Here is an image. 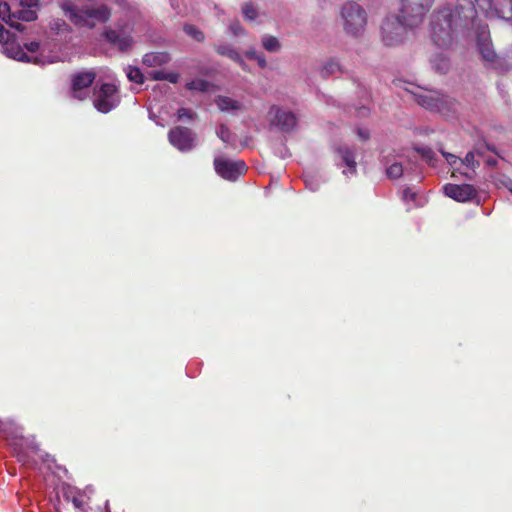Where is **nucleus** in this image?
Listing matches in <instances>:
<instances>
[{
  "label": "nucleus",
  "mask_w": 512,
  "mask_h": 512,
  "mask_svg": "<svg viewBox=\"0 0 512 512\" xmlns=\"http://www.w3.org/2000/svg\"><path fill=\"white\" fill-rule=\"evenodd\" d=\"M477 12L470 0H458L454 8L443 7L433 12L429 35L439 48L447 49L460 37L470 36Z\"/></svg>",
  "instance_id": "nucleus-1"
},
{
  "label": "nucleus",
  "mask_w": 512,
  "mask_h": 512,
  "mask_svg": "<svg viewBox=\"0 0 512 512\" xmlns=\"http://www.w3.org/2000/svg\"><path fill=\"white\" fill-rule=\"evenodd\" d=\"M14 16L13 12H11L10 6L6 2H0V20L4 23L8 24L12 28L17 30H23V26L21 24L15 23L13 21ZM0 49L3 54L7 57L15 59V60H28V58L22 47L16 42L14 35H12L8 30L4 28V26L0 23Z\"/></svg>",
  "instance_id": "nucleus-2"
},
{
  "label": "nucleus",
  "mask_w": 512,
  "mask_h": 512,
  "mask_svg": "<svg viewBox=\"0 0 512 512\" xmlns=\"http://www.w3.org/2000/svg\"><path fill=\"white\" fill-rule=\"evenodd\" d=\"M62 10L66 17L76 26L92 28L96 23L106 22L110 18L107 6L78 8L71 2L62 3Z\"/></svg>",
  "instance_id": "nucleus-3"
},
{
  "label": "nucleus",
  "mask_w": 512,
  "mask_h": 512,
  "mask_svg": "<svg viewBox=\"0 0 512 512\" xmlns=\"http://www.w3.org/2000/svg\"><path fill=\"white\" fill-rule=\"evenodd\" d=\"M420 26H409L399 9L398 15L387 16L380 28L381 40L387 47H396L405 42L408 30H414Z\"/></svg>",
  "instance_id": "nucleus-4"
},
{
  "label": "nucleus",
  "mask_w": 512,
  "mask_h": 512,
  "mask_svg": "<svg viewBox=\"0 0 512 512\" xmlns=\"http://www.w3.org/2000/svg\"><path fill=\"white\" fill-rule=\"evenodd\" d=\"M341 19L345 33L351 37H361L368 24L367 11L358 3L349 1L341 8Z\"/></svg>",
  "instance_id": "nucleus-5"
},
{
  "label": "nucleus",
  "mask_w": 512,
  "mask_h": 512,
  "mask_svg": "<svg viewBox=\"0 0 512 512\" xmlns=\"http://www.w3.org/2000/svg\"><path fill=\"white\" fill-rule=\"evenodd\" d=\"M435 0H400L401 13L409 26H421Z\"/></svg>",
  "instance_id": "nucleus-6"
},
{
  "label": "nucleus",
  "mask_w": 512,
  "mask_h": 512,
  "mask_svg": "<svg viewBox=\"0 0 512 512\" xmlns=\"http://www.w3.org/2000/svg\"><path fill=\"white\" fill-rule=\"evenodd\" d=\"M116 85L104 83L94 92V107L101 113H108L119 104Z\"/></svg>",
  "instance_id": "nucleus-7"
},
{
  "label": "nucleus",
  "mask_w": 512,
  "mask_h": 512,
  "mask_svg": "<svg viewBox=\"0 0 512 512\" xmlns=\"http://www.w3.org/2000/svg\"><path fill=\"white\" fill-rule=\"evenodd\" d=\"M268 119L272 127L285 133L293 131L297 126L296 115L292 111L278 105L270 107Z\"/></svg>",
  "instance_id": "nucleus-8"
},
{
  "label": "nucleus",
  "mask_w": 512,
  "mask_h": 512,
  "mask_svg": "<svg viewBox=\"0 0 512 512\" xmlns=\"http://www.w3.org/2000/svg\"><path fill=\"white\" fill-rule=\"evenodd\" d=\"M476 35L477 47L483 59L487 62H493L497 55L490 39V33L486 24H482L475 16V26L470 28Z\"/></svg>",
  "instance_id": "nucleus-9"
},
{
  "label": "nucleus",
  "mask_w": 512,
  "mask_h": 512,
  "mask_svg": "<svg viewBox=\"0 0 512 512\" xmlns=\"http://www.w3.org/2000/svg\"><path fill=\"white\" fill-rule=\"evenodd\" d=\"M170 144L181 152H189L197 146V137L192 130L177 126L168 133Z\"/></svg>",
  "instance_id": "nucleus-10"
},
{
  "label": "nucleus",
  "mask_w": 512,
  "mask_h": 512,
  "mask_svg": "<svg viewBox=\"0 0 512 512\" xmlns=\"http://www.w3.org/2000/svg\"><path fill=\"white\" fill-rule=\"evenodd\" d=\"M93 71H83L72 76L71 94L77 100H84L89 95V88L95 80Z\"/></svg>",
  "instance_id": "nucleus-11"
},
{
  "label": "nucleus",
  "mask_w": 512,
  "mask_h": 512,
  "mask_svg": "<svg viewBox=\"0 0 512 512\" xmlns=\"http://www.w3.org/2000/svg\"><path fill=\"white\" fill-rule=\"evenodd\" d=\"M214 166L216 172L224 179L235 181L246 170L243 161H231L221 157L215 158Z\"/></svg>",
  "instance_id": "nucleus-12"
},
{
  "label": "nucleus",
  "mask_w": 512,
  "mask_h": 512,
  "mask_svg": "<svg viewBox=\"0 0 512 512\" xmlns=\"http://www.w3.org/2000/svg\"><path fill=\"white\" fill-rule=\"evenodd\" d=\"M443 190L447 197L458 202H467L477 195L476 189L470 184L457 185L449 183L443 187Z\"/></svg>",
  "instance_id": "nucleus-13"
},
{
  "label": "nucleus",
  "mask_w": 512,
  "mask_h": 512,
  "mask_svg": "<svg viewBox=\"0 0 512 512\" xmlns=\"http://www.w3.org/2000/svg\"><path fill=\"white\" fill-rule=\"evenodd\" d=\"M25 47L31 53H35L38 50H40V53H39V55H35V56H28L25 53V55L28 58H30V61H28L26 59V60H23L24 62H33L35 64L44 65L46 63H54L58 60L57 56H45L44 55V47L40 48V44L36 41H32V42L26 44Z\"/></svg>",
  "instance_id": "nucleus-14"
},
{
  "label": "nucleus",
  "mask_w": 512,
  "mask_h": 512,
  "mask_svg": "<svg viewBox=\"0 0 512 512\" xmlns=\"http://www.w3.org/2000/svg\"><path fill=\"white\" fill-rule=\"evenodd\" d=\"M106 39L120 51H128L132 46V38L128 35L119 33L115 30H109L105 33Z\"/></svg>",
  "instance_id": "nucleus-15"
},
{
  "label": "nucleus",
  "mask_w": 512,
  "mask_h": 512,
  "mask_svg": "<svg viewBox=\"0 0 512 512\" xmlns=\"http://www.w3.org/2000/svg\"><path fill=\"white\" fill-rule=\"evenodd\" d=\"M336 153L341 158L343 163L348 167V170H344V174H355L356 173V161H355V151L347 145L339 146L336 148Z\"/></svg>",
  "instance_id": "nucleus-16"
},
{
  "label": "nucleus",
  "mask_w": 512,
  "mask_h": 512,
  "mask_svg": "<svg viewBox=\"0 0 512 512\" xmlns=\"http://www.w3.org/2000/svg\"><path fill=\"white\" fill-rule=\"evenodd\" d=\"M171 57L166 52H150L143 56L142 62L147 67H158L169 63Z\"/></svg>",
  "instance_id": "nucleus-17"
},
{
  "label": "nucleus",
  "mask_w": 512,
  "mask_h": 512,
  "mask_svg": "<svg viewBox=\"0 0 512 512\" xmlns=\"http://www.w3.org/2000/svg\"><path fill=\"white\" fill-rule=\"evenodd\" d=\"M502 6H505L508 0H500ZM478 8L486 15V17L496 16V7L499 5V0H475Z\"/></svg>",
  "instance_id": "nucleus-18"
},
{
  "label": "nucleus",
  "mask_w": 512,
  "mask_h": 512,
  "mask_svg": "<svg viewBox=\"0 0 512 512\" xmlns=\"http://www.w3.org/2000/svg\"><path fill=\"white\" fill-rule=\"evenodd\" d=\"M433 70L440 74H445L450 69V60L443 54L438 53L430 59Z\"/></svg>",
  "instance_id": "nucleus-19"
},
{
  "label": "nucleus",
  "mask_w": 512,
  "mask_h": 512,
  "mask_svg": "<svg viewBox=\"0 0 512 512\" xmlns=\"http://www.w3.org/2000/svg\"><path fill=\"white\" fill-rule=\"evenodd\" d=\"M340 72H342V67L340 63L334 58L324 61L320 68V74L324 78L336 75Z\"/></svg>",
  "instance_id": "nucleus-20"
},
{
  "label": "nucleus",
  "mask_w": 512,
  "mask_h": 512,
  "mask_svg": "<svg viewBox=\"0 0 512 512\" xmlns=\"http://www.w3.org/2000/svg\"><path fill=\"white\" fill-rule=\"evenodd\" d=\"M216 104L221 111L227 112L237 111L240 110L242 107V104L239 101L227 96H219L216 99Z\"/></svg>",
  "instance_id": "nucleus-21"
},
{
  "label": "nucleus",
  "mask_w": 512,
  "mask_h": 512,
  "mask_svg": "<svg viewBox=\"0 0 512 512\" xmlns=\"http://www.w3.org/2000/svg\"><path fill=\"white\" fill-rule=\"evenodd\" d=\"M413 94L415 95V99L419 105L430 110L438 108V100L434 98L432 95L425 92Z\"/></svg>",
  "instance_id": "nucleus-22"
},
{
  "label": "nucleus",
  "mask_w": 512,
  "mask_h": 512,
  "mask_svg": "<svg viewBox=\"0 0 512 512\" xmlns=\"http://www.w3.org/2000/svg\"><path fill=\"white\" fill-rule=\"evenodd\" d=\"M214 49L219 55L228 57L232 61L239 60V52L230 44L219 43L214 46Z\"/></svg>",
  "instance_id": "nucleus-23"
},
{
  "label": "nucleus",
  "mask_w": 512,
  "mask_h": 512,
  "mask_svg": "<svg viewBox=\"0 0 512 512\" xmlns=\"http://www.w3.org/2000/svg\"><path fill=\"white\" fill-rule=\"evenodd\" d=\"M23 442H25V444L28 446V448L31 449L32 451H36L37 446L34 443L29 442L28 440L23 439V438L15 439L11 443V445L14 447V450L18 453L19 460L26 462L28 456H27L26 452H24L22 449Z\"/></svg>",
  "instance_id": "nucleus-24"
},
{
  "label": "nucleus",
  "mask_w": 512,
  "mask_h": 512,
  "mask_svg": "<svg viewBox=\"0 0 512 512\" xmlns=\"http://www.w3.org/2000/svg\"><path fill=\"white\" fill-rule=\"evenodd\" d=\"M262 46L263 48L271 53L279 52L281 49V43L275 36L272 35H264L262 36Z\"/></svg>",
  "instance_id": "nucleus-25"
},
{
  "label": "nucleus",
  "mask_w": 512,
  "mask_h": 512,
  "mask_svg": "<svg viewBox=\"0 0 512 512\" xmlns=\"http://www.w3.org/2000/svg\"><path fill=\"white\" fill-rule=\"evenodd\" d=\"M441 153H442L443 157L446 159V161L449 163V165H451L454 168V172H459L461 175L465 176L467 179H472L473 178V174L472 173H467V172L460 171V167L457 166L460 163V158L459 157H457L456 155H454L452 153L445 152L443 150H441ZM454 174L455 173H453V175Z\"/></svg>",
  "instance_id": "nucleus-26"
},
{
  "label": "nucleus",
  "mask_w": 512,
  "mask_h": 512,
  "mask_svg": "<svg viewBox=\"0 0 512 512\" xmlns=\"http://www.w3.org/2000/svg\"><path fill=\"white\" fill-rule=\"evenodd\" d=\"M476 154L482 155L480 148L468 152L463 159H460L459 166H466L467 168H471L474 171V169L479 166V163L475 161Z\"/></svg>",
  "instance_id": "nucleus-27"
},
{
  "label": "nucleus",
  "mask_w": 512,
  "mask_h": 512,
  "mask_svg": "<svg viewBox=\"0 0 512 512\" xmlns=\"http://www.w3.org/2000/svg\"><path fill=\"white\" fill-rule=\"evenodd\" d=\"M499 7H496V16L505 20L512 19V0H508L505 6L499 1Z\"/></svg>",
  "instance_id": "nucleus-28"
},
{
  "label": "nucleus",
  "mask_w": 512,
  "mask_h": 512,
  "mask_svg": "<svg viewBox=\"0 0 512 512\" xmlns=\"http://www.w3.org/2000/svg\"><path fill=\"white\" fill-rule=\"evenodd\" d=\"M127 78L136 84H142L144 82V76L141 70L137 67L129 66L126 69Z\"/></svg>",
  "instance_id": "nucleus-29"
},
{
  "label": "nucleus",
  "mask_w": 512,
  "mask_h": 512,
  "mask_svg": "<svg viewBox=\"0 0 512 512\" xmlns=\"http://www.w3.org/2000/svg\"><path fill=\"white\" fill-rule=\"evenodd\" d=\"M187 89L192 91H207L210 83L204 79H194L186 84Z\"/></svg>",
  "instance_id": "nucleus-30"
},
{
  "label": "nucleus",
  "mask_w": 512,
  "mask_h": 512,
  "mask_svg": "<svg viewBox=\"0 0 512 512\" xmlns=\"http://www.w3.org/2000/svg\"><path fill=\"white\" fill-rule=\"evenodd\" d=\"M403 166L399 162H394L387 166L386 174L390 179H398L403 175Z\"/></svg>",
  "instance_id": "nucleus-31"
},
{
  "label": "nucleus",
  "mask_w": 512,
  "mask_h": 512,
  "mask_svg": "<svg viewBox=\"0 0 512 512\" xmlns=\"http://www.w3.org/2000/svg\"><path fill=\"white\" fill-rule=\"evenodd\" d=\"M216 134L224 143L231 144L233 142L232 133L230 132L229 128L224 124L219 125V127L216 130Z\"/></svg>",
  "instance_id": "nucleus-32"
},
{
  "label": "nucleus",
  "mask_w": 512,
  "mask_h": 512,
  "mask_svg": "<svg viewBox=\"0 0 512 512\" xmlns=\"http://www.w3.org/2000/svg\"><path fill=\"white\" fill-rule=\"evenodd\" d=\"M14 19L23 20V21H33L36 19V12L33 10H18L13 12Z\"/></svg>",
  "instance_id": "nucleus-33"
},
{
  "label": "nucleus",
  "mask_w": 512,
  "mask_h": 512,
  "mask_svg": "<svg viewBox=\"0 0 512 512\" xmlns=\"http://www.w3.org/2000/svg\"><path fill=\"white\" fill-rule=\"evenodd\" d=\"M184 32L192 37L194 40L201 42L204 40V34L194 25H185L183 28Z\"/></svg>",
  "instance_id": "nucleus-34"
},
{
  "label": "nucleus",
  "mask_w": 512,
  "mask_h": 512,
  "mask_svg": "<svg viewBox=\"0 0 512 512\" xmlns=\"http://www.w3.org/2000/svg\"><path fill=\"white\" fill-rule=\"evenodd\" d=\"M242 13L244 15V18L248 21L255 20L258 16L256 8L251 3H245L242 6Z\"/></svg>",
  "instance_id": "nucleus-35"
},
{
  "label": "nucleus",
  "mask_w": 512,
  "mask_h": 512,
  "mask_svg": "<svg viewBox=\"0 0 512 512\" xmlns=\"http://www.w3.org/2000/svg\"><path fill=\"white\" fill-rule=\"evenodd\" d=\"M229 30L233 36L245 35L246 31L240 24L239 20H234L229 25Z\"/></svg>",
  "instance_id": "nucleus-36"
},
{
  "label": "nucleus",
  "mask_w": 512,
  "mask_h": 512,
  "mask_svg": "<svg viewBox=\"0 0 512 512\" xmlns=\"http://www.w3.org/2000/svg\"><path fill=\"white\" fill-rule=\"evenodd\" d=\"M195 115L196 114L192 110L186 108H181L177 112V118L180 121L192 120L194 119Z\"/></svg>",
  "instance_id": "nucleus-37"
},
{
  "label": "nucleus",
  "mask_w": 512,
  "mask_h": 512,
  "mask_svg": "<svg viewBox=\"0 0 512 512\" xmlns=\"http://www.w3.org/2000/svg\"><path fill=\"white\" fill-rule=\"evenodd\" d=\"M305 185L311 191H317L320 187L319 181L313 176H305Z\"/></svg>",
  "instance_id": "nucleus-38"
},
{
  "label": "nucleus",
  "mask_w": 512,
  "mask_h": 512,
  "mask_svg": "<svg viewBox=\"0 0 512 512\" xmlns=\"http://www.w3.org/2000/svg\"><path fill=\"white\" fill-rule=\"evenodd\" d=\"M166 74H167V72H164V71H152L149 73V77L152 80L162 81V80H166Z\"/></svg>",
  "instance_id": "nucleus-39"
},
{
  "label": "nucleus",
  "mask_w": 512,
  "mask_h": 512,
  "mask_svg": "<svg viewBox=\"0 0 512 512\" xmlns=\"http://www.w3.org/2000/svg\"><path fill=\"white\" fill-rule=\"evenodd\" d=\"M418 152L421 153L422 157L429 162L432 160L434 155L433 151L428 147L420 148L418 149Z\"/></svg>",
  "instance_id": "nucleus-40"
},
{
  "label": "nucleus",
  "mask_w": 512,
  "mask_h": 512,
  "mask_svg": "<svg viewBox=\"0 0 512 512\" xmlns=\"http://www.w3.org/2000/svg\"><path fill=\"white\" fill-rule=\"evenodd\" d=\"M403 200L408 202V201H414L415 198H416V193L411 191L410 188H406L404 191H403V196H402Z\"/></svg>",
  "instance_id": "nucleus-41"
},
{
  "label": "nucleus",
  "mask_w": 512,
  "mask_h": 512,
  "mask_svg": "<svg viewBox=\"0 0 512 512\" xmlns=\"http://www.w3.org/2000/svg\"><path fill=\"white\" fill-rule=\"evenodd\" d=\"M260 68L264 69L267 67V61L264 54L259 53V55L254 59Z\"/></svg>",
  "instance_id": "nucleus-42"
},
{
  "label": "nucleus",
  "mask_w": 512,
  "mask_h": 512,
  "mask_svg": "<svg viewBox=\"0 0 512 512\" xmlns=\"http://www.w3.org/2000/svg\"><path fill=\"white\" fill-rule=\"evenodd\" d=\"M39 0H20V5L23 7H34L37 6Z\"/></svg>",
  "instance_id": "nucleus-43"
},
{
  "label": "nucleus",
  "mask_w": 512,
  "mask_h": 512,
  "mask_svg": "<svg viewBox=\"0 0 512 512\" xmlns=\"http://www.w3.org/2000/svg\"><path fill=\"white\" fill-rule=\"evenodd\" d=\"M64 28H66V24L59 20L55 21L54 26L52 27L57 33L61 32Z\"/></svg>",
  "instance_id": "nucleus-44"
},
{
  "label": "nucleus",
  "mask_w": 512,
  "mask_h": 512,
  "mask_svg": "<svg viewBox=\"0 0 512 512\" xmlns=\"http://www.w3.org/2000/svg\"><path fill=\"white\" fill-rule=\"evenodd\" d=\"M179 79V75L177 73H167L166 74V81L170 83H177Z\"/></svg>",
  "instance_id": "nucleus-45"
},
{
  "label": "nucleus",
  "mask_w": 512,
  "mask_h": 512,
  "mask_svg": "<svg viewBox=\"0 0 512 512\" xmlns=\"http://www.w3.org/2000/svg\"><path fill=\"white\" fill-rule=\"evenodd\" d=\"M258 55L259 52H257L254 48H250L245 52V56L252 60H254Z\"/></svg>",
  "instance_id": "nucleus-46"
},
{
  "label": "nucleus",
  "mask_w": 512,
  "mask_h": 512,
  "mask_svg": "<svg viewBox=\"0 0 512 512\" xmlns=\"http://www.w3.org/2000/svg\"><path fill=\"white\" fill-rule=\"evenodd\" d=\"M234 62H236L244 71H248V65L246 64V62L244 61V59L242 58V56L239 54V60H233Z\"/></svg>",
  "instance_id": "nucleus-47"
},
{
  "label": "nucleus",
  "mask_w": 512,
  "mask_h": 512,
  "mask_svg": "<svg viewBox=\"0 0 512 512\" xmlns=\"http://www.w3.org/2000/svg\"><path fill=\"white\" fill-rule=\"evenodd\" d=\"M72 503L76 508H81L83 506V501L79 496H73L72 497Z\"/></svg>",
  "instance_id": "nucleus-48"
},
{
  "label": "nucleus",
  "mask_w": 512,
  "mask_h": 512,
  "mask_svg": "<svg viewBox=\"0 0 512 512\" xmlns=\"http://www.w3.org/2000/svg\"><path fill=\"white\" fill-rule=\"evenodd\" d=\"M358 136L362 139V140H366L369 138V133L367 130L365 129H362V128H359L358 129Z\"/></svg>",
  "instance_id": "nucleus-49"
},
{
  "label": "nucleus",
  "mask_w": 512,
  "mask_h": 512,
  "mask_svg": "<svg viewBox=\"0 0 512 512\" xmlns=\"http://www.w3.org/2000/svg\"><path fill=\"white\" fill-rule=\"evenodd\" d=\"M505 187L512 193V180L505 182Z\"/></svg>",
  "instance_id": "nucleus-50"
},
{
  "label": "nucleus",
  "mask_w": 512,
  "mask_h": 512,
  "mask_svg": "<svg viewBox=\"0 0 512 512\" xmlns=\"http://www.w3.org/2000/svg\"><path fill=\"white\" fill-rule=\"evenodd\" d=\"M487 163L489 165H495L496 164V161L495 160H488Z\"/></svg>",
  "instance_id": "nucleus-51"
}]
</instances>
